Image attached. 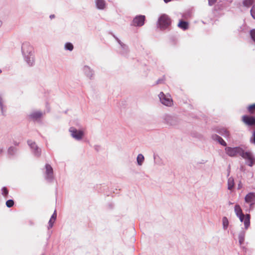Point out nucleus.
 Listing matches in <instances>:
<instances>
[{
    "instance_id": "obj_36",
    "label": "nucleus",
    "mask_w": 255,
    "mask_h": 255,
    "mask_svg": "<svg viewBox=\"0 0 255 255\" xmlns=\"http://www.w3.org/2000/svg\"><path fill=\"white\" fill-rule=\"evenodd\" d=\"M212 138L213 140L218 141L221 137L217 134H213L212 136Z\"/></svg>"
},
{
    "instance_id": "obj_3",
    "label": "nucleus",
    "mask_w": 255,
    "mask_h": 255,
    "mask_svg": "<svg viewBox=\"0 0 255 255\" xmlns=\"http://www.w3.org/2000/svg\"><path fill=\"white\" fill-rule=\"evenodd\" d=\"M171 23V20L170 17L167 15L163 14L158 18L157 26L161 29L164 30L169 26Z\"/></svg>"
},
{
    "instance_id": "obj_40",
    "label": "nucleus",
    "mask_w": 255,
    "mask_h": 255,
    "mask_svg": "<svg viewBox=\"0 0 255 255\" xmlns=\"http://www.w3.org/2000/svg\"><path fill=\"white\" fill-rule=\"evenodd\" d=\"M2 25V21L0 19V28Z\"/></svg>"
},
{
    "instance_id": "obj_5",
    "label": "nucleus",
    "mask_w": 255,
    "mask_h": 255,
    "mask_svg": "<svg viewBox=\"0 0 255 255\" xmlns=\"http://www.w3.org/2000/svg\"><path fill=\"white\" fill-rule=\"evenodd\" d=\"M158 97L162 104L167 107H171L173 103V100L169 95H165L162 92H161Z\"/></svg>"
},
{
    "instance_id": "obj_21",
    "label": "nucleus",
    "mask_w": 255,
    "mask_h": 255,
    "mask_svg": "<svg viewBox=\"0 0 255 255\" xmlns=\"http://www.w3.org/2000/svg\"><path fill=\"white\" fill-rule=\"evenodd\" d=\"M136 161L138 166L142 165L144 161L143 155L142 154H138L136 158Z\"/></svg>"
},
{
    "instance_id": "obj_25",
    "label": "nucleus",
    "mask_w": 255,
    "mask_h": 255,
    "mask_svg": "<svg viewBox=\"0 0 255 255\" xmlns=\"http://www.w3.org/2000/svg\"><path fill=\"white\" fill-rule=\"evenodd\" d=\"M255 2V0H244L243 4L244 6L249 7L251 6Z\"/></svg>"
},
{
    "instance_id": "obj_39",
    "label": "nucleus",
    "mask_w": 255,
    "mask_h": 255,
    "mask_svg": "<svg viewBox=\"0 0 255 255\" xmlns=\"http://www.w3.org/2000/svg\"><path fill=\"white\" fill-rule=\"evenodd\" d=\"M3 152V149L2 148H0V155Z\"/></svg>"
},
{
    "instance_id": "obj_11",
    "label": "nucleus",
    "mask_w": 255,
    "mask_h": 255,
    "mask_svg": "<svg viewBox=\"0 0 255 255\" xmlns=\"http://www.w3.org/2000/svg\"><path fill=\"white\" fill-rule=\"evenodd\" d=\"M94 3L96 8L99 10H105L108 6L105 0H94Z\"/></svg>"
},
{
    "instance_id": "obj_20",
    "label": "nucleus",
    "mask_w": 255,
    "mask_h": 255,
    "mask_svg": "<svg viewBox=\"0 0 255 255\" xmlns=\"http://www.w3.org/2000/svg\"><path fill=\"white\" fill-rule=\"evenodd\" d=\"M218 132L227 139L230 137L229 131L226 128H222L218 130Z\"/></svg>"
},
{
    "instance_id": "obj_4",
    "label": "nucleus",
    "mask_w": 255,
    "mask_h": 255,
    "mask_svg": "<svg viewBox=\"0 0 255 255\" xmlns=\"http://www.w3.org/2000/svg\"><path fill=\"white\" fill-rule=\"evenodd\" d=\"M69 131L71 136L78 141L81 140L84 136V131L83 129H77L72 127L69 128Z\"/></svg>"
},
{
    "instance_id": "obj_42",
    "label": "nucleus",
    "mask_w": 255,
    "mask_h": 255,
    "mask_svg": "<svg viewBox=\"0 0 255 255\" xmlns=\"http://www.w3.org/2000/svg\"><path fill=\"white\" fill-rule=\"evenodd\" d=\"M229 205H231V204H232V203H231V202H229Z\"/></svg>"
},
{
    "instance_id": "obj_30",
    "label": "nucleus",
    "mask_w": 255,
    "mask_h": 255,
    "mask_svg": "<svg viewBox=\"0 0 255 255\" xmlns=\"http://www.w3.org/2000/svg\"><path fill=\"white\" fill-rule=\"evenodd\" d=\"M248 109L249 112L253 113L255 111V103L249 106Z\"/></svg>"
},
{
    "instance_id": "obj_9",
    "label": "nucleus",
    "mask_w": 255,
    "mask_h": 255,
    "mask_svg": "<svg viewBox=\"0 0 255 255\" xmlns=\"http://www.w3.org/2000/svg\"><path fill=\"white\" fill-rule=\"evenodd\" d=\"M27 143L31 148L34 155L38 157L40 156L41 153V149L37 146L35 142L29 140L27 141Z\"/></svg>"
},
{
    "instance_id": "obj_28",
    "label": "nucleus",
    "mask_w": 255,
    "mask_h": 255,
    "mask_svg": "<svg viewBox=\"0 0 255 255\" xmlns=\"http://www.w3.org/2000/svg\"><path fill=\"white\" fill-rule=\"evenodd\" d=\"M8 194V191L7 189L5 187H3L1 189V194L5 198H7V195Z\"/></svg>"
},
{
    "instance_id": "obj_22",
    "label": "nucleus",
    "mask_w": 255,
    "mask_h": 255,
    "mask_svg": "<svg viewBox=\"0 0 255 255\" xmlns=\"http://www.w3.org/2000/svg\"><path fill=\"white\" fill-rule=\"evenodd\" d=\"M245 234V231H242L239 234V242L240 245L244 242Z\"/></svg>"
},
{
    "instance_id": "obj_8",
    "label": "nucleus",
    "mask_w": 255,
    "mask_h": 255,
    "mask_svg": "<svg viewBox=\"0 0 255 255\" xmlns=\"http://www.w3.org/2000/svg\"><path fill=\"white\" fill-rule=\"evenodd\" d=\"M82 72L88 79L92 80L95 77L94 71L89 66L85 65L82 67Z\"/></svg>"
},
{
    "instance_id": "obj_24",
    "label": "nucleus",
    "mask_w": 255,
    "mask_h": 255,
    "mask_svg": "<svg viewBox=\"0 0 255 255\" xmlns=\"http://www.w3.org/2000/svg\"><path fill=\"white\" fill-rule=\"evenodd\" d=\"M234 211L237 216L243 214L240 206L238 204L235 206Z\"/></svg>"
},
{
    "instance_id": "obj_16",
    "label": "nucleus",
    "mask_w": 255,
    "mask_h": 255,
    "mask_svg": "<svg viewBox=\"0 0 255 255\" xmlns=\"http://www.w3.org/2000/svg\"><path fill=\"white\" fill-rule=\"evenodd\" d=\"M5 99L4 96L2 94H0V110L1 115L4 116L6 113Z\"/></svg>"
},
{
    "instance_id": "obj_13",
    "label": "nucleus",
    "mask_w": 255,
    "mask_h": 255,
    "mask_svg": "<svg viewBox=\"0 0 255 255\" xmlns=\"http://www.w3.org/2000/svg\"><path fill=\"white\" fill-rule=\"evenodd\" d=\"M117 41L119 44V51L121 54L126 55L128 52V46L123 43L118 38L115 36Z\"/></svg>"
},
{
    "instance_id": "obj_26",
    "label": "nucleus",
    "mask_w": 255,
    "mask_h": 255,
    "mask_svg": "<svg viewBox=\"0 0 255 255\" xmlns=\"http://www.w3.org/2000/svg\"><path fill=\"white\" fill-rule=\"evenodd\" d=\"M74 46L73 44L70 42H66L64 44V49L66 50H69L72 51L73 50Z\"/></svg>"
},
{
    "instance_id": "obj_32",
    "label": "nucleus",
    "mask_w": 255,
    "mask_h": 255,
    "mask_svg": "<svg viewBox=\"0 0 255 255\" xmlns=\"http://www.w3.org/2000/svg\"><path fill=\"white\" fill-rule=\"evenodd\" d=\"M16 151V149L12 146L10 147L8 149V152L10 154H14Z\"/></svg>"
},
{
    "instance_id": "obj_23",
    "label": "nucleus",
    "mask_w": 255,
    "mask_h": 255,
    "mask_svg": "<svg viewBox=\"0 0 255 255\" xmlns=\"http://www.w3.org/2000/svg\"><path fill=\"white\" fill-rule=\"evenodd\" d=\"M234 187V180L232 177H229L228 180V189L232 190Z\"/></svg>"
},
{
    "instance_id": "obj_34",
    "label": "nucleus",
    "mask_w": 255,
    "mask_h": 255,
    "mask_svg": "<svg viewBox=\"0 0 255 255\" xmlns=\"http://www.w3.org/2000/svg\"><path fill=\"white\" fill-rule=\"evenodd\" d=\"M218 141L223 146H226L227 145V143L226 142L223 140V139L221 137L220 138H219V139L218 140Z\"/></svg>"
},
{
    "instance_id": "obj_38",
    "label": "nucleus",
    "mask_w": 255,
    "mask_h": 255,
    "mask_svg": "<svg viewBox=\"0 0 255 255\" xmlns=\"http://www.w3.org/2000/svg\"><path fill=\"white\" fill-rule=\"evenodd\" d=\"M49 17L51 19L54 18L55 17V15L54 14H51L50 16H49Z\"/></svg>"
},
{
    "instance_id": "obj_17",
    "label": "nucleus",
    "mask_w": 255,
    "mask_h": 255,
    "mask_svg": "<svg viewBox=\"0 0 255 255\" xmlns=\"http://www.w3.org/2000/svg\"><path fill=\"white\" fill-rule=\"evenodd\" d=\"M244 122L249 125L252 126L255 124V118L251 116H244L243 117Z\"/></svg>"
},
{
    "instance_id": "obj_1",
    "label": "nucleus",
    "mask_w": 255,
    "mask_h": 255,
    "mask_svg": "<svg viewBox=\"0 0 255 255\" xmlns=\"http://www.w3.org/2000/svg\"><path fill=\"white\" fill-rule=\"evenodd\" d=\"M226 154L231 157L239 155L246 160V163L250 166H252L254 164L255 158L252 153L250 151H245L240 147L225 148Z\"/></svg>"
},
{
    "instance_id": "obj_35",
    "label": "nucleus",
    "mask_w": 255,
    "mask_h": 255,
    "mask_svg": "<svg viewBox=\"0 0 255 255\" xmlns=\"http://www.w3.org/2000/svg\"><path fill=\"white\" fill-rule=\"evenodd\" d=\"M218 0H208V4L210 6H212L218 1Z\"/></svg>"
},
{
    "instance_id": "obj_33",
    "label": "nucleus",
    "mask_w": 255,
    "mask_h": 255,
    "mask_svg": "<svg viewBox=\"0 0 255 255\" xmlns=\"http://www.w3.org/2000/svg\"><path fill=\"white\" fill-rule=\"evenodd\" d=\"M251 14L253 17L255 19V4L252 7L251 9Z\"/></svg>"
},
{
    "instance_id": "obj_6",
    "label": "nucleus",
    "mask_w": 255,
    "mask_h": 255,
    "mask_svg": "<svg viewBox=\"0 0 255 255\" xmlns=\"http://www.w3.org/2000/svg\"><path fill=\"white\" fill-rule=\"evenodd\" d=\"M163 121L167 125L170 126H175L177 125L179 120V119L175 116L165 114L163 116Z\"/></svg>"
},
{
    "instance_id": "obj_27",
    "label": "nucleus",
    "mask_w": 255,
    "mask_h": 255,
    "mask_svg": "<svg viewBox=\"0 0 255 255\" xmlns=\"http://www.w3.org/2000/svg\"><path fill=\"white\" fill-rule=\"evenodd\" d=\"M223 228L224 230H226L229 225V221L227 217H224L222 219Z\"/></svg>"
},
{
    "instance_id": "obj_37",
    "label": "nucleus",
    "mask_w": 255,
    "mask_h": 255,
    "mask_svg": "<svg viewBox=\"0 0 255 255\" xmlns=\"http://www.w3.org/2000/svg\"><path fill=\"white\" fill-rule=\"evenodd\" d=\"M254 138H253V142L255 144V131H254Z\"/></svg>"
},
{
    "instance_id": "obj_7",
    "label": "nucleus",
    "mask_w": 255,
    "mask_h": 255,
    "mask_svg": "<svg viewBox=\"0 0 255 255\" xmlns=\"http://www.w3.org/2000/svg\"><path fill=\"white\" fill-rule=\"evenodd\" d=\"M45 171L44 176L46 180L51 181L53 178V170L51 166L49 164H46L45 166Z\"/></svg>"
},
{
    "instance_id": "obj_19",
    "label": "nucleus",
    "mask_w": 255,
    "mask_h": 255,
    "mask_svg": "<svg viewBox=\"0 0 255 255\" xmlns=\"http://www.w3.org/2000/svg\"><path fill=\"white\" fill-rule=\"evenodd\" d=\"M57 218V214L56 210L54 211L53 214L51 216V218L48 222V229H49L51 228L54 224V223L55 222L56 219Z\"/></svg>"
},
{
    "instance_id": "obj_10",
    "label": "nucleus",
    "mask_w": 255,
    "mask_h": 255,
    "mask_svg": "<svg viewBox=\"0 0 255 255\" xmlns=\"http://www.w3.org/2000/svg\"><path fill=\"white\" fill-rule=\"evenodd\" d=\"M145 18L144 15H137L133 18L131 25L134 26H141L144 23Z\"/></svg>"
},
{
    "instance_id": "obj_29",
    "label": "nucleus",
    "mask_w": 255,
    "mask_h": 255,
    "mask_svg": "<svg viewBox=\"0 0 255 255\" xmlns=\"http://www.w3.org/2000/svg\"><path fill=\"white\" fill-rule=\"evenodd\" d=\"M250 36L252 39L255 42V29L250 30Z\"/></svg>"
},
{
    "instance_id": "obj_18",
    "label": "nucleus",
    "mask_w": 255,
    "mask_h": 255,
    "mask_svg": "<svg viewBox=\"0 0 255 255\" xmlns=\"http://www.w3.org/2000/svg\"><path fill=\"white\" fill-rule=\"evenodd\" d=\"M177 26L179 28L186 30L189 28V23L187 21L180 20Z\"/></svg>"
},
{
    "instance_id": "obj_31",
    "label": "nucleus",
    "mask_w": 255,
    "mask_h": 255,
    "mask_svg": "<svg viewBox=\"0 0 255 255\" xmlns=\"http://www.w3.org/2000/svg\"><path fill=\"white\" fill-rule=\"evenodd\" d=\"M14 204V202L12 200H8L6 202V205L7 207L10 208L13 206Z\"/></svg>"
},
{
    "instance_id": "obj_2",
    "label": "nucleus",
    "mask_w": 255,
    "mask_h": 255,
    "mask_svg": "<svg viewBox=\"0 0 255 255\" xmlns=\"http://www.w3.org/2000/svg\"><path fill=\"white\" fill-rule=\"evenodd\" d=\"M21 52L24 61L29 66H32L35 63L34 49L28 42H23L21 45Z\"/></svg>"
},
{
    "instance_id": "obj_12",
    "label": "nucleus",
    "mask_w": 255,
    "mask_h": 255,
    "mask_svg": "<svg viewBox=\"0 0 255 255\" xmlns=\"http://www.w3.org/2000/svg\"><path fill=\"white\" fill-rule=\"evenodd\" d=\"M241 222H244L245 228L247 229L250 225V215L246 214L245 215L244 214L241 215L237 216Z\"/></svg>"
},
{
    "instance_id": "obj_43",
    "label": "nucleus",
    "mask_w": 255,
    "mask_h": 255,
    "mask_svg": "<svg viewBox=\"0 0 255 255\" xmlns=\"http://www.w3.org/2000/svg\"><path fill=\"white\" fill-rule=\"evenodd\" d=\"M2 73V70L0 69V74Z\"/></svg>"
},
{
    "instance_id": "obj_14",
    "label": "nucleus",
    "mask_w": 255,
    "mask_h": 255,
    "mask_svg": "<svg viewBox=\"0 0 255 255\" xmlns=\"http://www.w3.org/2000/svg\"><path fill=\"white\" fill-rule=\"evenodd\" d=\"M43 113L40 111H33L29 113L28 117L33 121L39 120L43 115Z\"/></svg>"
},
{
    "instance_id": "obj_15",
    "label": "nucleus",
    "mask_w": 255,
    "mask_h": 255,
    "mask_svg": "<svg viewBox=\"0 0 255 255\" xmlns=\"http://www.w3.org/2000/svg\"><path fill=\"white\" fill-rule=\"evenodd\" d=\"M245 202L250 204L251 207L255 204V193L251 192L248 194L245 198Z\"/></svg>"
},
{
    "instance_id": "obj_41",
    "label": "nucleus",
    "mask_w": 255,
    "mask_h": 255,
    "mask_svg": "<svg viewBox=\"0 0 255 255\" xmlns=\"http://www.w3.org/2000/svg\"><path fill=\"white\" fill-rule=\"evenodd\" d=\"M164 1L165 2L167 3V2L171 1V0H164Z\"/></svg>"
}]
</instances>
